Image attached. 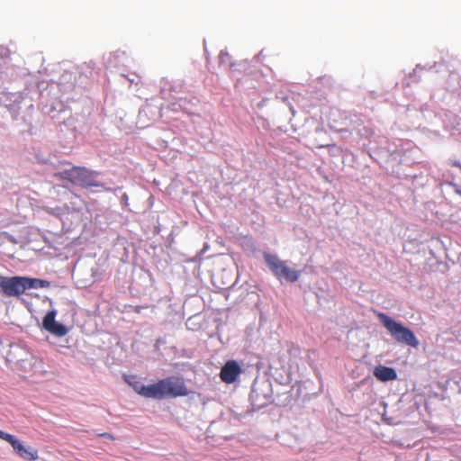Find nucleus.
Here are the masks:
<instances>
[{
  "label": "nucleus",
  "instance_id": "1",
  "mask_svg": "<svg viewBox=\"0 0 461 461\" xmlns=\"http://www.w3.org/2000/svg\"><path fill=\"white\" fill-rule=\"evenodd\" d=\"M188 391L183 379L176 376L167 377L158 382L145 385L142 396L160 400L166 397L185 396Z\"/></svg>",
  "mask_w": 461,
  "mask_h": 461
},
{
  "label": "nucleus",
  "instance_id": "2",
  "mask_svg": "<svg viewBox=\"0 0 461 461\" xmlns=\"http://www.w3.org/2000/svg\"><path fill=\"white\" fill-rule=\"evenodd\" d=\"M377 317L395 341L411 348L419 346L420 342L411 330L394 321L385 313H378Z\"/></svg>",
  "mask_w": 461,
  "mask_h": 461
},
{
  "label": "nucleus",
  "instance_id": "3",
  "mask_svg": "<svg viewBox=\"0 0 461 461\" xmlns=\"http://www.w3.org/2000/svg\"><path fill=\"white\" fill-rule=\"evenodd\" d=\"M264 260L280 282L294 283L301 276V271L297 270L292 262L281 260L276 255L264 253Z\"/></svg>",
  "mask_w": 461,
  "mask_h": 461
},
{
  "label": "nucleus",
  "instance_id": "4",
  "mask_svg": "<svg viewBox=\"0 0 461 461\" xmlns=\"http://www.w3.org/2000/svg\"><path fill=\"white\" fill-rule=\"evenodd\" d=\"M22 104L32 107V100L22 93L0 92V107L5 108L14 120L18 118Z\"/></svg>",
  "mask_w": 461,
  "mask_h": 461
},
{
  "label": "nucleus",
  "instance_id": "5",
  "mask_svg": "<svg viewBox=\"0 0 461 461\" xmlns=\"http://www.w3.org/2000/svg\"><path fill=\"white\" fill-rule=\"evenodd\" d=\"M249 399L254 409H261L272 402V388L268 381L255 384L249 394Z\"/></svg>",
  "mask_w": 461,
  "mask_h": 461
},
{
  "label": "nucleus",
  "instance_id": "6",
  "mask_svg": "<svg viewBox=\"0 0 461 461\" xmlns=\"http://www.w3.org/2000/svg\"><path fill=\"white\" fill-rule=\"evenodd\" d=\"M0 438L8 442L14 451L23 459L34 461L38 459V451L30 447L24 446L19 439H17L14 436L8 434L0 430Z\"/></svg>",
  "mask_w": 461,
  "mask_h": 461
},
{
  "label": "nucleus",
  "instance_id": "7",
  "mask_svg": "<svg viewBox=\"0 0 461 461\" xmlns=\"http://www.w3.org/2000/svg\"><path fill=\"white\" fill-rule=\"evenodd\" d=\"M0 291L6 296H19L25 292L23 276H0Z\"/></svg>",
  "mask_w": 461,
  "mask_h": 461
},
{
  "label": "nucleus",
  "instance_id": "8",
  "mask_svg": "<svg viewBox=\"0 0 461 461\" xmlns=\"http://www.w3.org/2000/svg\"><path fill=\"white\" fill-rule=\"evenodd\" d=\"M56 315L57 312L55 310L50 311L43 318L42 326L50 333L57 337H64L68 330L65 325L56 321Z\"/></svg>",
  "mask_w": 461,
  "mask_h": 461
},
{
  "label": "nucleus",
  "instance_id": "9",
  "mask_svg": "<svg viewBox=\"0 0 461 461\" xmlns=\"http://www.w3.org/2000/svg\"><path fill=\"white\" fill-rule=\"evenodd\" d=\"M30 354L20 345L14 344L10 346V349L6 354V360L14 365H22L28 360Z\"/></svg>",
  "mask_w": 461,
  "mask_h": 461
},
{
  "label": "nucleus",
  "instance_id": "10",
  "mask_svg": "<svg viewBox=\"0 0 461 461\" xmlns=\"http://www.w3.org/2000/svg\"><path fill=\"white\" fill-rule=\"evenodd\" d=\"M240 374V366L239 364L230 360L228 361L221 370V378L223 382L230 384L233 383L238 375Z\"/></svg>",
  "mask_w": 461,
  "mask_h": 461
},
{
  "label": "nucleus",
  "instance_id": "11",
  "mask_svg": "<svg viewBox=\"0 0 461 461\" xmlns=\"http://www.w3.org/2000/svg\"><path fill=\"white\" fill-rule=\"evenodd\" d=\"M374 375L382 382L393 381L397 378L396 371L392 367L378 366L374 370Z\"/></svg>",
  "mask_w": 461,
  "mask_h": 461
},
{
  "label": "nucleus",
  "instance_id": "12",
  "mask_svg": "<svg viewBox=\"0 0 461 461\" xmlns=\"http://www.w3.org/2000/svg\"><path fill=\"white\" fill-rule=\"evenodd\" d=\"M84 174H85L84 167H74L70 169L64 170L63 172H61L60 177L63 179H68L71 183L77 185L78 181L80 180V177Z\"/></svg>",
  "mask_w": 461,
  "mask_h": 461
},
{
  "label": "nucleus",
  "instance_id": "13",
  "mask_svg": "<svg viewBox=\"0 0 461 461\" xmlns=\"http://www.w3.org/2000/svg\"><path fill=\"white\" fill-rule=\"evenodd\" d=\"M23 285L25 286V290H27V289H31V288H33V289L45 288L50 285V283L46 280L23 276Z\"/></svg>",
  "mask_w": 461,
  "mask_h": 461
},
{
  "label": "nucleus",
  "instance_id": "14",
  "mask_svg": "<svg viewBox=\"0 0 461 461\" xmlns=\"http://www.w3.org/2000/svg\"><path fill=\"white\" fill-rule=\"evenodd\" d=\"M77 185L83 186H97L98 185L95 182L93 175L87 169L85 168V174L82 175Z\"/></svg>",
  "mask_w": 461,
  "mask_h": 461
},
{
  "label": "nucleus",
  "instance_id": "15",
  "mask_svg": "<svg viewBox=\"0 0 461 461\" xmlns=\"http://www.w3.org/2000/svg\"><path fill=\"white\" fill-rule=\"evenodd\" d=\"M126 381L138 394L142 396L145 384L139 381L135 376H130Z\"/></svg>",
  "mask_w": 461,
  "mask_h": 461
},
{
  "label": "nucleus",
  "instance_id": "16",
  "mask_svg": "<svg viewBox=\"0 0 461 461\" xmlns=\"http://www.w3.org/2000/svg\"><path fill=\"white\" fill-rule=\"evenodd\" d=\"M5 64V60L0 58V80L4 78V76L6 75V72L3 70V66Z\"/></svg>",
  "mask_w": 461,
  "mask_h": 461
},
{
  "label": "nucleus",
  "instance_id": "17",
  "mask_svg": "<svg viewBox=\"0 0 461 461\" xmlns=\"http://www.w3.org/2000/svg\"><path fill=\"white\" fill-rule=\"evenodd\" d=\"M228 56H229V55H228V53H227V52H225V51L221 50V53H220V56H219L220 62H221V63L225 62V61L227 60V59H228Z\"/></svg>",
  "mask_w": 461,
  "mask_h": 461
},
{
  "label": "nucleus",
  "instance_id": "18",
  "mask_svg": "<svg viewBox=\"0 0 461 461\" xmlns=\"http://www.w3.org/2000/svg\"><path fill=\"white\" fill-rule=\"evenodd\" d=\"M99 436L103 437V438H108L110 440L114 439L113 436L109 434V433H102V434H99Z\"/></svg>",
  "mask_w": 461,
  "mask_h": 461
},
{
  "label": "nucleus",
  "instance_id": "19",
  "mask_svg": "<svg viewBox=\"0 0 461 461\" xmlns=\"http://www.w3.org/2000/svg\"><path fill=\"white\" fill-rule=\"evenodd\" d=\"M59 208H55V209H52L51 211H49L50 213H54V214H57V215H59Z\"/></svg>",
  "mask_w": 461,
  "mask_h": 461
},
{
  "label": "nucleus",
  "instance_id": "20",
  "mask_svg": "<svg viewBox=\"0 0 461 461\" xmlns=\"http://www.w3.org/2000/svg\"><path fill=\"white\" fill-rule=\"evenodd\" d=\"M419 69V67H416L415 69H413V72H416V70Z\"/></svg>",
  "mask_w": 461,
  "mask_h": 461
},
{
  "label": "nucleus",
  "instance_id": "21",
  "mask_svg": "<svg viewBox=\"0 0 461 461\" xmlns=\"http://www.w3.org/2000/svg\"><path fill=\"white\" fill-rule=\"evenodd\" d=\"M419 69V67H416L415 69H413V72H416V70Z\"/></svg>",
  "mask_w": 461,
  "mask_h": 461
},
{
  "label": "nucleus",
  "instance_id": "22",
  "mask_svg": "<svg viewBox=\"0 0 461 461\" xmlns=\"http://www.w3.org/2000/svg\"><path fill=\"white\" fill-rule=\"evenodd\" d=\"M419 69V67H416L415 69H413V72H416V70Z\"/></svg>",
  "mask_w": 461,
  "mask_h": 461
}]
</instances>
